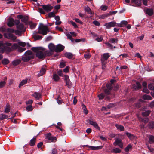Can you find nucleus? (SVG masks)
<instances>
[{"label":"nucleus","instance_id":"nucleus-1","mask_svg":"<svg viewBox=\"0 0 154 154\" xmlns=\"http://www.w3.org/2000/svg\"><path fill=\"white\" fill-rule=\"evenodd\" d=\"M32 50L36 53V56L39 59H43L45 57V49L42 47H33Z\"/></svg>","mask_w":154,"mask_h":154},{"label":"nucleus","instance_id":"nucleus-2","mask_svg":"<svg viewBox=\"0 0 154 154\" xmlns=\"http://www.w3.org/2000/svg\"><path fill=\"white\" fill-rule=\"evenodd\" d=\"M49 32V29L47 26H44L42 24H41L40 26L38 28V33L43 35H46L47 32Z\"/></svg>","mask_w":154,"mask_h":154},{"label":"nucleus","instance_id":"nucleus-3","mask_svg":"<svg viewBox=\"0 0 154 154\" xmlns=\"http://www.w3.org/2000/svg\"><path fill=\"white\" fill-rule=\"evenodd\" d=\"M46 139L48 140V142H53L56 141L57 138L56 137L52 136L50 133L47 134L45 135Z\"/></svg>","mask_w":154,"mask_h":154},{"label":"nucleus","instance_id":"nucleus-4","mask_svg":"<svg viewBox=\"0 0 154 154\" xmlns=\"http://www.w3.org/2000/svg\"><path fill=\"white\" fill-rule=\"evenodd\" d=\"M117 23L114 21H112L105 23L104 26H106L107 29H110L111 27L117 26Z\"/></svg>","mask_w":154,"mask_h":154},{"label":"nucleus","instance_id":"nucleus-5","mask_svg":"<svg viewBox=\"0 0 154 154\" xmlns=\"http://www.w3.org/2000/svg\"><path fill=\"white\" fill-rule=\"evenodd\" d=\"M141 0H131V2L133 6L140 7L141 5Z\"/></svg>","mask_w":154,"mask_h":154},{"label":"nucleus","instance_id":"nucleus-6","mask_svg":"<svg viewBox=\"0 0 154 154\" xmlns=\"http://www.w3.org/2000/svg\"><path fill=\"white\" fill-rule=\"evenodd\" d=\"M88 122H89L90 124L93 125L95 128L99 130H100V128L98 125L97 123L96 122L90 119H88Z\"/></svg>","mask_w":154,"mask_h":154},{"label":"nucleus","instance_id":"nucleus-7","mask_svg":"<svg viewBox=\"0 0 154 154\" xmlns=\"http://www.w3.org/2000/svg\"><path fill=\"white\" fill-rule=\"evenodd\" d=\"M43 9L47 12L50 11L53 8V7L50 5H42Z\"/></svg>","mask_w":154,"mask_h":154},{"label":"nucleus","instance_id":"nucleus-8","mask_svg":"<svg viewBox=\"0 0 154 154\" xmlns=\"http://www.w3.org/2000/svg\"><path fill=\"white\" fill-rule=\"evenodd\" d=\"M113 144L115 146L118 145L121 148H122L123 147L122 141L119 139H116L114 143Z\"/></svg>","mask_w":154,"mask_h":154},{"label":"nucleus","instance_id":"nucleus-9","mask_svg":"<svg viewBox=\"0 0 154 154\" xmlns=\"http://www.w3.org/2000/svg\"><path fill=\"white\" fill-rule=\"evenodd\" d=\"M146 14L149 16H152L154 14L153 9L152 8H147L144 10Z\"/></svg>","mask_w":154,"mask_h":154},{"label":"nucleus","instance_id":"nucleus-10","mask_svg":"<svg viewBox=\"0 0 154 154\" xmlns=\"http://www.w3.org/2000/svg\"><path fill=\"white\" fill-rule=\"evenodd\" d=\"M64 48V46L61 44H58L56 46L55 51L59 52L63 51Z\"/></svg>","mask_w":154,"mask_h":154},{"label":"nucleus","instance_id":"nucleus-11","mask_svg":"<svg viewBox=\"0 0 154 154\" xmlns=\"http://www.w3.org/2000/svg\"><path fill=\"white\" fill-rule=\"evenodd\" d=\"M110 56L108 53H105L103 54L101 59V61L106 62L107 60Z\"/></svg>","mask_w":154,"mask_h":154},{"label":"nucleus","instance_id":"nucleus-12","mask_svg":"<svg viewBox=\"0 0 154 154\" xmlns=\"http://www.w3.org/2000/svg\"><path fill=\"white\" fill-rule=\"evenodd\" d=\"M25 55L30 58V60L33 58L34 56L32 52L30 51H26L25 53Z\"/></svg>","mask_w":154,"mask_h":154},{"label":"nucleus","instance_id":"nucleus-13","mask_svg":"<svg viewBox=\"0 0 154 154\" xmlns=\"http://www.w3.org/2000/svg\"><path fill=\"white\" fill-rule=\"evenodd\" d=\"M48 48L49 50L53 52L54 51H55L56 47L53 44L50 43L48 45Z\"/></svg>","mask_w":154,"mask_h":154},{"label":"nucleus","instance_id":"nucleus-14","mask_svg":"<svg viewBox=\"0 0 154 154\" xmlns=\"http://www.w3.org/2000/svg\"><path fill=\"white\" fill-rule=\"evenodd\" d=\"M128 24V22L126 21H122L120 23H117V26L119 27H123Z\"/></svg>","mask_w":154,"mask_h":154},{"label":"nucleus","instance_id":"nucleus-15","mask_svg":"<svg viewBox=\"0 0 154 154\" xmlns=\"http://www.w3.org/2000/svg\"><path fill=\"white\" fill-rule=\"evenodd\" d=\"M17 29L21 30L23 32L25 31L24 29V26L23 24L20 23L17 26Z\"/></svg>","mask_w":154,"mask_h":154},{"label":"nucleus","instance_id":"nucleus-16","mask_svg":"<svg viewBox=\"0 0 154 154\" xmlns=\"http://www.w3.org/2000/svg\"><path fill=\"white\" fill-rule=\"evenodd\" d=\"M14 20L12 18H10L9 19V21L7 24L9 27H12L14 25Z\"/></svg>","mask_w":154,"mask_h":154},{"label":"nucleus","instance_id":"nucleus-17","mask_svg":"<svg viewBox=\"0 0 154 154\" xmlns=\"http://www.w3.org/2000/svg\"><path fill=\"white\" fill-rule=\"evenodd\" d=\"M46 66H44L41 69L40 71V73L38 74L39 76L42 75L45 73L46 71Z\"/></svg>","mask_w":154,"mask_h":154},{"label":"nucleus","instance_id":"nucleus-18","mask_svg":"<svg viewBox=\"0 0 154 154\" xmlns=\"http://www.w3.org/2000/svg\"><path fill=\"white\" fill-rule=\"evenodd\" d=\"M4 47V44L2 42H0V53H3L4 52L5 49Z\"/></svg>","mask_w":154,"mask_h":154},{"label":"nucleus","instance_id":"nucleus-19","mask_svg":"<svg viewBox=\"0 0 154 154\" xmlns=\"http://www.w3.org/2000/svg\"><path fill=\"white\" fill-rule=\"evenodd\" d=\"M32 96L37 99L38 100L41 98V94L39 93L35 92Z\"/></svg>","mask_w":154,"mask_h":154},{"label":"nucleus","instance_id":"nucleus-20","mask_svg":"<svg viewBox=\"0 0 154 154\" xmlns=\"http://www.w3.org/2000/svg\"><path fill=\"white\" fill-rule=\"evenodd\" d=\"M21 62V60L20 59H16L12 61V64L14 66H17Z\"/></svg>","mask_w":154,"mask_h":154},{"label":"nucleus","instance_id":"nucleus-21","mask_svg":"<svg viewBox=\"0 0 154 154\" xmlns=\"http://www.w3.org/2000/svg\"><path fill=\"white\" fill-rule=\"evenodd\" d=\"M71 34V33L70 32V33L68 32H66L65 33V35L68 38L71 40L72 42H73L74 41V40L72 38Z\"/></svg>","mask_w":154,"mask_h":154},{"label":"nucleus","instance_id":"nucleus-22","mask_svg":"<svg viewBox=\"0 0 154 154\" xmlns=\"http://www.w3.org/2000/svg\"><path fill=\"white\" fill-rule=\"evenodd\" d=\"M53 52L50 50V51H44L45 57V56H49L53 54Z\"/></svg>","mask_w":154,"mask_h":154},{"label":"nucleus","instance_id":"nucleus-23","mask_svg":"<svg viewBox=\"0 0 154 154\" xmlns=\"http://www.w3.org/2000/svg\"><path fill=\"white\" fill-rule=\"evenodd\" d=\"M65 56L66 57L69 59H71L72 58L73 55L71 53H66L65 54Z\"/></svg>","mask_w":154,"mask_h":154},{"label":"nucleus","instance_id":"nucleus-24","mask_svg":"<svg viewBox=\"0 0 154 154\" xmlns=\"http://www.w3.org/2000/svg\"><path fill=\"white\" fill-rule=\"evenodd\" d=\"M65 80L66 81V85H69L70 84V81H69V76L67 75H64Z\"/></svg>","mask_w":154,"mask_h":154},{"label":"nucleus","instance_id":"nucleus-25","mask_svg":"<svg viewBox=\"0 0 154 154\" xmlns=\"http://www.w3.org/2000/svg\"><path fill=\"white\" fill-rule=\"evenodd\" d=\"M149 142L150 144L154 143V137L151 135H149Z\"/></svg>","mask_w":154,"mask_h":154},{"label":"nucleus","instance_id":"nucleus-26","mask_svg":"<svg viewBox=\"0 0 154 154\" xmlns=\"http://www.w3.org/2000/svg\"><path fill=\"white\" fill-rule=\"evenodd\" d=\"M53 79L55 81H58L60 80V78L58 75L54 74L53 75Z\"/></svg>","mask_w":154,"mask_h":154},{"label":"nucleus","instance_id":"nucleus-27","mask_svg":"<svg viewBox=\"0 0 154 154\" xmlns=\"http://www.w3.org/2000/svg\"><path fill=\"white\" fill-rule=\"evenodd\" d=\"M143 99L144 100H151L152 97L149 95L145 94L143 96Z\"/></svg>","mask_w":154,"mask_h":154},{"label":"nucleus","instance_id":"nucleus-28","mask_svg":"<svg viewBox=\"0 0 154 154\" xmlns=\"http://www.w3.org/2000/svg\"><path fill=\"white\" fill-rule=\"evenodd\" d=\"M12 34L11 33H5L4 34V37L10 39L11 37Z\"/></svg>","mask_w":154,"mask_h":154},{"label":"nucleus","instance_id":"nucleus-29","mask_svg":"<svg viewBox=\"0 0 154 154\" xmlns=\"http://www.w3.org/2000/svg\"><path fill=\"white\" fill-rule=\"evenodd\" d=\"M115 126L117 129L121 131H124V128L123 126L118 124L116 125Z\"/></svg>","mask_w":154,"mask_h":154},{"label":"nucleus","instance_id":"nucleus-30","mask_svg":"<svg viewBox=\"0 0 154 154\" xmlns=\"http://www.w3.org/2000/svg\"><path fill=\"white\" fill-rule=\"evenodd\" d=\"M90 148L92 150H96L102 149V146H90Z\"/></svg>","mask_w":154,"mask_h":154},{"label":"nucleus","instance_id":"nucleus-31","mask_svg":"<svg viewBox=\"0 0 154 154\" xmlns=\"http://www.w3.org/2000/svg\"><path fill=\"white\" fill-rule=\"evenodd\" d=\"M33 37L35 40L41 39L42 38V37L41 36L34 34L33 35Z\"/></svg>","mask_w":154,"mask_h":154},{"label":"nucleus","instance_id":"nucleus-32","mask_svg":"<svg viewBox=\"0 0 154 154\" xmlns=\"http://www.w3.org/2000/svg\"><path fill=\"white\" fill-rule=\"evenodd\" d=\"M118 41V39L117 38H112L109 39V42L110 43L114 44L117 43Z\"/></svg>","mask_w":154,"mask_h":154},{"label":"nucleus","instance_id":"nucleus-33","mask_svg":"<svg viewBox=\"0 0 154 154\" xmlns=\"http://www.w3.org/2000/svg\"><path fill=\"white\" fill-rule=\"evenodd\" d=\"M85 11L87 12L89 14L91 15L92 14L91 11L89 7L88 6L85 7Z\"/></svg>","mask_w":154,"mask_h":154},{"label":"nucleus","instance_id":"nucleus-34","mask_svg":"<svg viewBox=\"0 0 154 154\" xmlns=\"http://www.w3.org/2000/svg\"><path fill=\"white\" fill-rule=\"evenodd\" d=\"M27 82V79L23 80L20 83L19 87L20 88L21 86H23L24 85L26 84Z\"/></svg>","mask_w":154,"mask_h":154},{"label":"nucleus","instance_id":"nucleus-35","mask_svg":"<svg viewBox=\"0 0 154 154\" xmlns=\"http://www.w3.org/2000/svg\"><path fill=\"white\" fill-rule=\"evenodd\" d=\"M138 119L140 121H143L145 123H147L149 121V119L148 118H146L143 119L141 118L138 117Z\"/></svg>","mask_w":154,"mask_h":154},{"label":"nucleus","instance_id":"nucleus-36","mask_svg":"<svg viewBox=\"0 0 154 154\" xmlns=\"http://www.w3.org/2000/svg\"><path fill=\"white\" fill-rule=\"evenodd\" d=\"M36 139V138L35 137L33 138L30 140V142L29 143V144L30 146H33L35 145V143Z\"/></svg>","mask_w":154,"mask_h":154},{"label":"nucleus","instance_id":"nucleus-37","mask_svg":"<svg viewBox=\"0 0 154 154\" xmlns=\"http://www.w3.org/2000/svg\"><path fill=\"white\" fill-rule=\"evenodd\" d=\"M10 110V107L9 105L7 104L6 106V108L5 112L6 113H8Z\"/></svg>","mask_w":154,"mask_h":154},{"label":"nucleus","instance_id":"nucleus-38","mask_svg":"<svg viewBox=\"0 0 154 154\" xmlns=\"http://www.w3.org/2000/svg\"><path fill=\"white\" fill-rule=\"evenodd\" d=\"M8 116L6 115L2 114L0 115V120H3L5 119L8 118V119L9 118H8Z\"/></svg>","mask_w":154,"mask_h":154},{"label":"nucleus","instance_id":"nucleus-39","mask_svg":"<svg viewBox=\"0 0 154 154\" xmlns=\"http://www.w3.org/2000/svg\"><path fill=\"white\" fill-rule=\"evenodd\" d=\"M57 12H50L48 13V17L50 18L54 17L55 16V14H56Z\"/></svg>","mask_w":154,"mask_h":154},{"label":"nucleus","instance_id":"nucleus-40","mask_svg":"<svg viewBox=\"0 0 154 154\" xmlns=\"http://www.w3.org/2000/svg\"><path fill=\"white\" fill-rule=\"evenodd\" d=\"M2 63L3 64H7L9 63V60L8 59L5 58L2 60Z\"/></svg>","mask_w":154,"mask_h":154},{"label":"nucleus","instance_id":"nucleus-41","mask_svg":"<svg viewBox=\"0 0 154 154\" xmlns=\"http://www.w3.org/2000/svg\"><path fill=\"white\" fill-rule=\"evenodd\" d=\"M22 60L25 62H28L30 60V58H29L27 57L25 55L22 57Z\"/></svg>","mask_w":154,"mask_h":154},{"label":"nucleus","instance_id":"nucleus-42","mask_svg":"<svg viewBox=\"0 0 154 154\" xmlns=\"http://www.w3.org/2000/svg\"><path fill=\"white\" fill-rule=\"evenodd\" d=\"M5 50L7 52H10L13 51L11 47H5Z\"/></svg>","mask_w":154,"mask_h":154},{"label":"nucleus","instance_id":"nucleus-43","mask_svg":"<svg viewBox=\"0 0 154 154\" xmlns=\"http://www.w3.org/2000/svg\"><path fill=\"white\" fill-rule=\"evenodd\" d=\"M136 86L135 88L134 87H133V88L135 89H138L139 88H140L141 87V85L140 84L139 82H136Z\"/></svg>","mask_w":154,"mask_h":154},{"label":"nucleus","instance_id":"nucleus-44","mask_svg":"<svg viewBox=\"0 0 154 154\" xmlns=\"http://www.w3.org/2000/svg\"><path fill=\"white\" fill-rule=\"evenodd\" d=\"M150 113V111L149 110H147L144 112H143L142 114L143 116H148Z\"/></svg>","mask_w":154,"mask_h":154},{"label":"nucleus","instance_id":"nucleus-45","mask_svg":"<svg viewBox=\"0 0 154 154\" xmlns=\"http://www.w3.org/2000/svg\"><path fill=\"white\" fill-rule=\"evenodd\" d=\"M113 151L115 153H119L121 152V150L118 148H116L113 149Z\"/></svg>","mask_w":154,"mask_h":154},{"label":"nucleus","instance_id":"nucleus-46","mask_svg":"<svg viewBox=\"0 0 154 154\" xmlns=\"http://www.w3.org/2000/svg\"><path fill=\"white\" fill-rule=\"evenodd\" d=\"M107 8L108 7L107 6L103 5L100 7V9L101 10L105 11L107 9Z\"/></svg>","mask_w":154,"mask_h":154},{"label":"nucleus","instance_id":"nucleus-47","mask_svg":"<svg viewBox=\"0 0 154 154\" xmlns=\"http://www.w3.org/2000/svg\"><path fill=\"white\" fill-rule=\"evenodd\" d=\"M91 56V54L90 53H87L84 54V57L85 59H89Z\"/></svg>","mask_w":154,"mask_h":154},{"label":"nucleus","instance_id":"nucleus-48","mask_svg":"<svg viewBox=\"0 0 154 154\" xmlns=\"http://www.w3.org/2000/svg\"><path fill=\"white\" fill-rule=\"evenodd\" d=\"M132 147V146L131 144L128 145L125 149V151L126 152H128L129 149Z\"/></svg>","mask_w":154,"mask_h":154},{"label":"nucleus","instance_id":"nucleus-49","mask_svg":"<svg viewBox=\"0 0 154 154\" xmlns=\"http://www.w3.org/2000/svg\"><path fill=\"white\" fill-rule=\"evenodd\" d=\"M102 63V68L103 69H105L106 68V64L107 63V62L101 61Z\"/></svg>","mask_w":154,"mask_h":154},{"label":"nucleus","instance_id":"nucleus-50","mask_svg":"<svg viewBox=\"0 0 154 154\" xmlns=\"http://www.w3.org/2000/svg\"><path fill=\"white\" fill-rule=\"evenodd\" d=\"M106 87L107 89L109 90H111L112 89V85L110 83H108L106 84Z\"/></svg>","mask_w":154,"mask_h":154},{"label":"nucleus","instance_id":"nucleus-51","mask_svg":"<svg viewBox=\"0 0 154 154\" xmlns=\"http://www.w3.org/2000/svg\"><path fill=\"white\" fill-rule=\"evenodd\" d=\"M149 128H154V122H150L148 124Z\"/></svg>","mask_w":154,"mask_h":154},{"label":"nucleus","instance_id":"nucleus-52","mask_svg":"<svg viewBox=\"0 0 154 154\" xmlns=\"http://www.w3.org/2000/svg\"><path fill=\"white\" fill-rule=\"evenodd\" d=\"M103 39V37L102 35H100L97 37V38L95 39V40L98 42H101Z\"/></svg>","mask_w":154,"mask_h":154},{"label":"nucleus","instance_id":"nucleus-53","mask_svg":"<svg viewBox=\"0 0 154 154\" xmlns=\"http://www.w3.org/2000/svg\"><path fill=\"white\" fill-rule=\"evenodd\" d=\"M26 110L28 111H31L32 110L33 108L31 105L28 106L26 108Z\"/></svg>","mask_w":154,"mask_h":154},{"label":"nucleus","instance_id":"nucleus-54","mask_svg":"<svg viewBox=\"0 0 154 154\" xmlns=\"http://www.w3.org/2000/svg\"><path fill=\"white\" fill-rule=\"evenodd\" d=\"M149 88L151 90L154 89V85L153 84L150 83L148 85Z\"/></svg>","mask_w":154,"mask_h":154},{"label":"nucleus","instance_id":"nucleus-55","mask_svg":"<svg viewBox=\"0 0 154 154\" xmlns=\"http://www.w3.org/2000/svg\"><path fill=\"white\" fill-rule=\"evenodd\" d=\"M21 21L22 22L24 23H26L27 21V18L26 17L23 16L21 19Z\"/></svg>","mask_w":154,"mask_h":154},{"label":"nucleus","instance_id":"nucleus-56","mask_svg":"<svg viewBox=\"0 0 154 154\" xmlns=\"http://www.w3.org/2000/svg\"><path fill=\"white\" fill-rule=\"evenodd\" d=\"M23 31L17 29V30L14 31V32L15 33L16 35H20L21 34L22 32Z\"/></svg>","mask_w":154,"mask_h":154},{"label":"nucleus","instance_id":"nucleus-57","mask_svg":"<svg viewBox=\"0 0 154 154\" xmlns=\"http://www.w3.org/2000/svg\"><path fill=\"white\" fill-rule=\"evenodd\" d=\"M98 97L99 99H103L104 97V94L103 93H101L98 95Z\"/></svg>","mask_w":154,"mask_h":154},{"label":"nucleus","instance_id":"nucleus-58","mask_svg":"<svg viewBox=\"0 0 154 154\" xmlns=\"http://www.w3.org/2000/svg\"><path fill=\"white\" fill-rule=\"evenodd\" d=\"M57 101L59 104H61L63 102L62 100L59 97L57 99Z\"/></svg>","mask_w":154,"mask_h":154},{"label":"nucleus","instance_id":"nucleus-59","mask_svg":"<svg viewBox=\"0 0 154 154\" xmlns=\"http://www.w3.org/2000/svg\"><path fill=\"white\" fill-rule=\"evenodd\" d=\"M65 62L64 61L61 62L60 65V66L61 68L64 67L66 66Z\"/></svg>","mask_w":154,"mask_h":154},{"label":"nucleus","instance_id":"nucleus-60","mask_svg":"<svg viewBox=\"0 0 154 154\" xmlns=\"http://www.w3.org/2000/svg\"><path fill=\"white\" fill-rule=\"evenodd\" d=\"M18 46V45L17 44H14L12 45L11 47L12 50L14 49H16L17 48Z\"/></svg>","mask_w":154,"mask_h":154},{"label":"nucleus","instance_id":"nucleus-61","mask_svg":"<svg viewBox=\"0 0 154 154\" xmlns=\"http://www.w3.org/2000/svg\"><path fill=\"white\" fill-rule=\"evenodd\" d=\"M36 26V24L35 23H30V26L31 29H32L34 28Z\"/></svg>","mask_w":154,"mask_h":154},{"label":"nucleus","instance_id":"nucleus-62","mask_svg":"<svg viewBox=\"0 0 154 154\" xmlns=\"http://www.w3.org/2000/svg\"><path fill=\"white\" fill-rule=\"evenodd\" d=\"M18 44L19 45L22 46V47L25 46L26 45V44L25 42H18Z\"/></svg>","mask_w":154,"mask_h":154},{"label":"nucleus","instance_id":"nucleus-63","mask_svg":"<svg viewBox=\"0 0 154 154\" xmlns=\"http://www.w3.org/2000/svg\"><path fill=\"white\" fill-rule=\"evenodd\" d=\"M69 67L68 66H67L63 69V71L66 73L68 72H69Z\"/></svg>","mask_w":154,"mask_h":154},{"label":"nucleus","instance_id":"nucleus-64","mask_svg":"<svg viewBox=\"0 0 154 154\" xmlns=\"http://www.w3.org/2000/svg\"><path fill=\"white\" fill-rule=\"evenodd\" d=\"M6 31L10 33H14V30L13 29L10 28H8Z\"/></svg>","mask_w":154,"mask_h":154}]
</instances>
